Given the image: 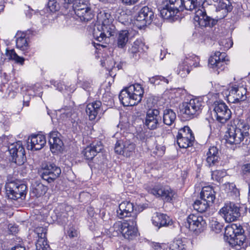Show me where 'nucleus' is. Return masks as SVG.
Wrapping results in <instances>:
<instances>
[{
  "label": "nucleus",
  "mask_w": 250,
  "mask_h": 250,
  "mask_svg": "<svg viewBox=\"0 0 250 250\" xmlns=\"http://www.w3.org/2000/svg\"><path fill=\"white\" fill-rule=\"evenodd\" d=\"M160 111L156 108H149L147 110L144 122L145 126L150 130L157 129L161 123V117L159 116Z\"/></svg>",
  "instance_id": "15"
},
{
  "label": "nucleus",
  "mask_w": 250,
  "mask_h": 250,
  "mask_svg": "<svg viewBox=\"0 0 250 250\" xmlns=\"http://www.w3.org/2000/svg\"><path fill=\"white\" fill-rule=\"evenodd\" d=\"M63 110L64 111V112H63V113H66V115L69 116L70 115V113L72 110V107L71 106H65L64 108H62L61 109L62 112H63Z\"/></svg>",
  "instance_id": "55"
},
{
  "label": "nucleus",
  "mask_w": 250,
  "mask_h": 250,
  "mask_svg": "<svg viewBox=\"0 0 250 250\" xmlns=\"http://www.w3.org/2000/svg\"><path fill=\"white\" fill-rule=\"evenodd\" d=\"M149 81L151 83L155 85H159L161 84L162 82L165 83H168V80L162 76H156L150 79Z\"/></svg>",
  "instance_id": "48"
},
{
  "label": "nucleus",
  "mask_w": 250,
  "mask_h": 250,
  "mask_svg": "<svg viewBox=\"0 0 250 250\" xmlns=\"http://www.w3.org/2000/svg\"><path fill=\"white\" fill-rule=\"evenodd\" d=\"M117 215L121 219L130 217V219L136 220L137 216V213L134 211L133 204L127 201H123L119 205Z\"/></svg>",
  "instance_id": "20"
},
{
  "label": "nucleus",
  "mask_w": 250,
  "mask_h": 250,
  "mask_svg": "<svg viewBox=\"0 0 250 250\" xmlns=\"http://www.w3.org/2000/svg\"><path fill=\"white\" fill-rule=\"evenodd\" d=\"M247 90L243 86L235 85L232 86L229 92L227 98L229 102L236 103L246 100Z\"/></svg>",
  "instance_id": "17"
},
{
  "label": "nucleus",
  "mask_w": 250,
  "mask_h": 250,
  "mask_svg": "<svg viewBox=\"0 0 250 250\" xmlns=\"http://www.w3.org/2000/svg\"><path fill=\"white\" fill-rule=\"evenodd\" d=\"M182 0H169L168 3L167 4L172 8L177 13L180 11H183Z\"/></svg>",
  "instance_id": "43"
},
{
  "label": "nucleus",
  "mask_w": 250,
  "mask_h": 250,
  "mask_svg": "<svg viewBox=\"0 0 250 250\" xmlns=\"http://www.w3.org/2000/svg\"><path fill=\"white\" fill-rule=\"evenodd\" d=\"M215 11L218 13L216 16L217 19L224 18L228 13L230 12L232 9V5L229 0H218L216 4H214ZM204 26L212 27L216 24L218 20H215L207 16L206 11L204 10Z\"/></svg>",
  "instance_id": "8"
},
{
  "label": "nucleus",
  "mask_w": 250,
  "mask_h": 250,
  "mask_svg": "<svg viewBox=\"0 0 250 250\" xmlns=\"http://www.w3.org/2000/svg\"><path fill=\"white\" fill-rule=\"evenodd\" d=\"M218 0H204V4L207 3L208 5H212L216 4L218 2Z\"/></svg>",
  "instance_id": "60"
},
{
  "label": "nucleus",
  "mask_w": 250,
  "mask_h": 250,
  "mask_svg": "<svg viewBox=\"0 0 250 250\" xmlns=\"http://www.w3.org/2000/svg\"><path fill=\"white\" fill-rule=\"evenodd\" d=\"M223 187L226 192L231 196H237L239 194L238 189L233 183H226L223 185Z\"/></svg>",
  "instance_id": "41"
},
{
  "label": "nucleus",
  "mask_w": 250,
  "mask_h": 250,
  "mask_svg": "<svg viewBox=\"0 0 250 250\" xmlns=\"http://www.w3.org/2000/svg\"><path fill=\"white\" fill-rule=\"evenodd\" d=\"M144 93V88L140 84H132L122 89L119 98L124 106H134L142 101Z\"/></svg>",
  "instance_id": "3"
},
{
  "label": "nucleus",
  "mask_w": 250,
  "mask_h": 250,
  "mask_svg": "<svg viewBox=\"0 0 250 250\" xmlns=\"http://www.w3.org/2000/svg\"><path fill=\"white\" fill-rule=\"evenodd\" d=\"M129 33L127 30H123L119 31L115 40L116 46L122 49L126 48V44L129 41Z\"/></svg>",
  "instance_id": "31"
},
{
  "label": "nucleus",
  "mask_w": 250,
  "mask_h": 250,
  "mask_svg": "<svg viewBox=\"0 0 250 250\" xmlns=\"http://www.w3.org/2000/svg\"><path fill=\"white\" fill-rule=\"evenodd\" d=\"M202 204V202L200 200H196L193 205V207L194 209V210H196L199 213H202L203 211V209L201 208L200 207V205Z\"/></svg>",
  "instance_id": "54"
},
{
  "label": "nucleus",
  "mask_w": 250,
  "mask_h": 250,
  "mask_svg": "<svg viewBox=\"0 0 250 250\" xmlns=\"http://www.w3.org/2000/svg\"><path fill=\"white\" fill-rule=\"evenodd\" d=\"M227 61H228V59L225 53L216 51L208 59V66L219 74L220 71L225 69Z\"/></svg>",
  "instance_id": "11"
},
{
  "label": "nucleus",
  "mask_w": 250,
  "mask_h": 250,
  "mask_svg": "<svg viewBox=\"0 0 250 250\" xmlns=\"http://www.w3.org/2000/svg\"><path fill=\"white\" fill-rule=\"evenodd\" d=\"M244 233V230L240 224H233L226 227L225 239L232 247L241 246L246 240Z\"/></svg>",
  "instance_id": "5"
},
{
  "label": "nucleus",
  "mask_w": 250,
  "mask_h": 250,
  "mask_svg": "<svg viewBox=\"0 0 250 250\" xmlns=\"http://www.w3.org/2000/svg\"><path fill=\"white\" fill-rule=\"evenodd\" d=\"M51 83L52 84H53L58 90L61 91L62 90L63 88L62 86V85L57 82L52 80L51 81Z\"/></svg>",
  "instance_id": "59"
},
{
  "label": "nucleus",
  "mask_w": 250,
  "mask_h": 250,
  "mask_svg": "<svg viewBox=\"0 0 250 250\" xmlns=\"http://www.w3.org/2000/svg\"><path fill=\"white\" fill-rule=\"evenodd\" d=\"M220 212L228 223L235 221L240 216L239 207L231 202L226 204L220 209Z\"/></svg>",
  "instance_id": "13"
},
{
  "label": "nucleus",
  "mask_w": 250,
  "mask_h": 250,
  "mask_svg": "<svg viewBox=\"0 0 250 250\" xmlns=\"http://www.w3.org/2000/svg\"><path fill=\"white\" fill-rule=\"evenodd\" d=\"M177 137L194 139L191 130L188 126H185L179 130Z\"/></svg>",
  "instance_id": "42"
},
{
  "label": "nucleus",
  "mask_w": 250,
  "mask_h": 250,
  "mask_svg": "<svg viewBox=\"0 0 250 250\" xmlns=\"http://www.w3.org/2000/svg\"><path fill=\"white\" fill-rule=\"evenodd\" d=\"M200 198L201 199H203V187L202 188L200 191Z\"/></svg>",
  "instance_id": "64"
},
{
  "label": "nucleus",
  "mask_w": 250,
  "mask_h": 250,
  "mask_svg": "<svg viewBox=\"0 0 250 250\" xmlns=\"http://www.w3.org/2000/svg\"><path fill=\"white\" fill-rule=\"evenodd\" d=\"M102 105L100 101H95L87 105L85 111L90 120H95L98 114L102 112Z\"/></svg>",
  "instance_id": "29"
},
{
  "label": "nucleus",
  "mask_w": 250,
  "mask_h": 250,
  "mask_svg": "<svg viewBox=\"0 0 250 250\" xmlns=\"http://www.w3.org/2000/svg\"><path fill=\"white\" fill-rule=\"evenodd\" d=\"M209 227L211 230L218 233L221 231L223 226L217 221V219L211 218L209 219Z\"/></svg>",
  "instance_id": "39"
},
{
  "label": "nucleus",
  "mask_w": 250,
  "mask_h": 250,
  "mask_svg": "<svg viewBox=\"0 0 250 250\" xmlns=\"http://www.w3.org/2000/svg\"><path fill=\"white\" fill-rule=\"evenodd\" d=\"M144 46V44L141 40H136L131 44V47L128 48L127 53L129 57L135 60L138 59L140 57V52L143 50Z\"/></svg>",
  "instance_id": "32"
},
{
  "label": "nucleus",
  "mask_w": 250,
  "mask_h": 250,
  "mask_svg": "<svg viewBox=\"0 0 250 250\" xmlns=\"http://www.w3.org/2000/svg\"><path fill=\"white\" fill-rule=\"evenodd\" d=\"M236 122H238L237 124H232L231 122L228 125L225 139L227 144L234 145L235 148L248 149L250 144L249 126L244 122L237 120Z\"/></svg>",
  "instance_id": "1"
},
{
  "label": "nucleus",
  "mask_w": 250,
  "mask_h": 250,
  "mask_svg": "<svg viewBox=\"0 0 250 250\" xmlns=\"http://www.w3.org/2000/svg\"><path fill=\"white\" fill-rule=\"evenodd\" d=\"M232 42L229 39H223L219 42V44L221 46L220 49L225 51L229 49L232 45Z\"/></svg>",
  "instance_id": "47"
},
{
  "label": "nucleus",
  "mask_w": 250,
  "mask_h": 250,
  "mask_svg": "<svg viewBox=\"0 0 250 250\" xmlns=\"http://www.w3.org/2000/svg\"><path fill=\"white\" fill-rule=\"evenodd\" d=\"M151 193L157 197H161L165 202H170L175 194L174 191L168 186L161 185L155 186L151 189Z\"/></svg>",
  "instance_id": "19"
},
{
  "label": "nucleus",
  "mask_w": 250,
  "mask_h": 250,
  "mask_svg": "<svg viewBox=\"0 0 250 250\" xmlns=\"http://www.w3.org/2000/svg\"><path fill=\"white\" fill-rule=\"evenodd\" d=\"M42 179L48 183L53 182L61 174V169L60 167L53 163L42 165L40 170Z\"/></svg>",
  "instance_id": "10"
},
{
  "label": "nucleus",
  "mask_w": 250,
  "mask_h": 250,
  "mask_svg": "<svg viewBox=\"0 0 250 250\" xmlns=\"http://www.w3.org/2000/svg\"><path fill=\"white\" fill-rule=\"evenodd\" d=\"M28 149L32 150H38L41 149L46 144V139L44 135L42 134H36L31 135L28 139Z\"/></svg>",
  "instance_id": "26"
},
{
  "label": "nucleus",
  "mask_w": 250,
  "mask_h": 250,
  "mask_svg": "<svg viewBox=\"0 0 250 250\" xmlns=\"http://www.w3.org/2000/svg\"><path fill=\"white\" fill-rule=\"evenodd\" d=\"M122 229H123V222H116L109 229V232L112 233L113 236H115L121 233L122 234Z\"/></svg>",
  "instance_id": "45"
},
{
  "label": "nucleus",
  "mask_w": 250,
  "mask_h": 250,
  "mask_svg": "<svg viewBox=\"0 0 250 250\" xmlns=\"http://www.w3.org/2000/svg\"><path fill=\"white\" fill-rule=\"evenodd\" d=\"M161 17L166 20H169L171 21H174L177 20V12L172 8L170 9V7L167 4L161 9L160 11Z\"/></svg>",
  "instance_id": "34"
},
{
  "label": "nucleus",
  "mask_w": 250,
  "mask_h": 250,
  "mask_svg": "<svg viewBox=\"0 0 250 250\" xmlns=\"http://www.w3.org/2000/svg\"><path fill=\"white\" fill-rule=\"evenodd\" d=\"M103 149V146L101 142L97 143L96 144L93 143L84 148L82 151V154L85 159L91 160Z\"/></svg>",
  "instance_id": "27"
},
{
  "label": "nucleus",
  "mask_w": 250,
  "mask_h": 250,
  "mask_svg": "<svg viewBox=\"0 0 250 250\" xmlns=\"http://www.w3.org/2000/svg\"><path fill=\"white\" fill-rule=\"evenodd\" d=\"M25 15L26 17L30 18L32 15L33 10L29 8V7L25 6Z\"/></svg>",
  "instance_id": "57"
},
{
  "label": "nucleus",
  "mask_w": 250,
  "mask_h": 250,
  "mask_svg": "<svg viewBox=\"0 0 250 250\" xmlns=\"http://www.w3.org/2000/svg\"><path fill=\"white\" fill-rule=\"evenodd\" d=\"M9 230L12 233H16L18 231V228L16 226H11L9 228Z\"/></svg>",
  "instance_id": "62"
},
{
  "label": "nucleus",
  "mask_w": 250,
  "mask_h": 250,
  "mask_svg": "<svg viewBox=\"0 0 250 250\" xmlns=\"http://www.w3.org/2000/svg\"><path fill=\"white\" fill-rule=\"evenodd\" d=\"M122 2L127 5H131L136 3L138 0H121Z\"/></svg>",
  "instance_id": "58"
},
{
  "label": "nucleus",
  "mask_w": 250,
  "mask_h": 250,
  "mask_svg": "<svg viewBox=\"0 0 250 250\" xmlns=\"http://www.w3.org/2000/svg\"><path fill=\"white\" fill-rule=\"evenodd\" d=\"M58 135L59 133L57 131H53L48 135V142L50 150L54 153L61 151L63 145L62 141L59 138Z\"/></svg>",
  "instance_id": "25"
},
{
  "label": "nucleus",
  "mask_w": 250,
  "mask_h": 250,
  "mask_svg": "<svg viewBox=\"0 0 250 250\" xmlns=\"http://www.w3.org/2000/svg\"><path fill=\"white\" fill-rule=\"evenodd\" d=\"M74 14H76L82 21L85 22L90 21L94 17V14L90 8L80 10L78 9L76 12L73 13Z\"/></svg>",
  "instance_id": "36"
},
{
  "label": "nucleus",
  "mask_w": 250,
  "mask_h": 250,
  "mask_svg": "<svg viewBox=\"0 0 250 250\" xmlns=\"http://www.w3.org/2000/svg\"><path fill=\"white\" fill-rule=\"evenodd\" d=\"M16 46L18 48L23 52L25 55H26L29 46L25 34L22 33L21 35L19 34H17Z\"/></svg>",
  "instance_id": "35"
},
{
  "label": "nucleus",
  "mask_w": 250,
  "mask_h": 250,
  "mask_svg": "<svg viewBox=\"0 0 250 250\" xmlns=\"http://www.w3.org/2000/svg\"><path fill=\"white\" fill-rule=\"evenodd\" d=\"M35 232L37 234L38 239L36 244L37 250H48L49 246L47 244L46 228L38 227L35 229Z\"/></svg>",
  "instance_id": "24"
},
{
  "label": "nucleus",
  "mask_w": 250,
  "mask_h": 250,
  "mask_svg": "<svg viewBox=\"0 0 250 250\" xmlns=\"http://www.w3.org/2000/svg\"><path fill=\"white\" fill-rule=\"evenodd\" d=\"M7 56L10 59L15 61L17 63H20L21 65L24 63V58L19 56L13 49L7 51Z\"/></svg>",
  "instance_id": "46"
},
{
  "label": "nucleus",
  "mask_w": 250,
  "mask_h": 250,
  "mask_svg": "<svg viewBox=\"0 0 250 250\" xmlns=\"http://www.w3.org/2000/svg\"><path fill=\"white\" fill-rule=\"evenodd\" d=\"M8 150L13 162L20 166L26 161L25 150L21 142L11 144L8 146Z\"/></svg>",
  "instance_id": "12"
},
{
  "label": "nucleus",
  "mask_w": 250,
  "mask_h": 250,
  "mask_svg": "<svg viewBox=\"0 0 250 250\" xmlns=\"http://www.w3.org/2000/svg\"><path fill=\"white\" fill-rule=\"evenodd\" d=\"M227 175V172L224 170H218L214 171L212 173V177L215 180L220 182L222 178Z\"/></svg>",
  "instance_id": "50"
},
{
  "label": "nucleus",
  "mask_w": 250,
  "mask_h": 250,
  "mask_svg": "<svg viewBox=\"0 0 250 250\" xmlns=\"http://www.w3.org/2000/svg\"><path fill=\"white\" fill-rule=\"evenodd\" d=\"M82 86L83 89L87 91H89L91 88L90 83L88 81L83 82Z\"/></svg>",
  "instance_id": "56"
},
{
  "label": "nucleus",
  "mask_w": 250,
  "mask_h": 250,
  "mask_svg": "<svg viewBox=\"0 0 250 250\" xmlns=\"http://www.w3.org/2000/svg\"><path fill=\"white\" fill-rule=\"evenodd\" d=\"M67 235L70 238L76 237L78 236V232L73 226H70L67 230Z\"/></svg>",
  "instance_id": "51"
},
{
  "label": "nucleus",
  "mask_w": 250,
  "mask_h": 250,
  "mask_svg": "<svg viewBox=\"0 0 250 250\" xmlns=\"http://www.w3.org/2000/svg\"><path fill=\"white\" fill-rule=\"evenodd\" d=\"M138 234L137 221L134 219H129L123 222L122 235L128 240L135 239Z\"/></svg>",
  "instance_id": "18"
},
{
  "label": "nucleus",
  "mask_w": 250,
  "mask_h": 250,
  "mask_svg": "<svg viewBox=\"0 0 250 250\" xmlns=\"http://www.w3.org/2000/svg\"><path fill=\"white\" fill-rule=\"evenodd\" d=\"M47 7L52 12L58 11L60 9V4L57 0H48Z\"/></svg>",
  "instance_id": "49"
},
{
  "label": "nucleus",
  "mask_w": 250,
  "mask_h": 250,
  "mask_svg": "<svg viewBox=\"0 0 250 250\" xmlns=\"http://www.w3.org/2000/svg\"><path fill=\"white\" fill-rule=\"evenodd\" d=\"M203 98L191 99L189 102L183 103L180 107V114L183 120H189L201 112Z\"/></svg>",
  "instance_id": "7"
},
{
  "label": "nucleus",
  "mask_w": 250,
  "mask_h": 250,
  "mask_svg": "<svg viewBox=\"0 0 250 250\" xmlns=\"http://www.w3.org/2000/svg\"><path fill=\"white\" fill-rule=\"evenodd\" d=\"M68 214L67 212H62L57 215V217L62 224L66 223L67 221Z\"/></svg>",
  "instance_id": "52"
},
{
  "label": "nucleus",
  "mask_w": 250,
  "mask_h": 250,
  "mask_svg": "<svg viewBox=\"0 0 250 250\" xmlns=\"http://www.w3.org/2000/svg\"><path fill=\"white\" fill-rule=\"evenodd\" d=\"M4 7V2L3 0H0V10L3 9Z\"/></svg>",
  "instance_id": "63"
},
{
  "label": "nucleus",
  "mask_w": 250,
  "mask_h": 250,
  "mask_svg": "<svg viewBox=\"0 0 250 250\" xmlns=\"http://www.w3.org/2000/svg\"><path fill=\"white\" fill-rule=\"evenodd\" d=\"M47 187L39 182H35L32 185L31 194L37 197H40L45 194L47 191Z\"/></svg>",
  "instance_id": "38"
},
{
  "label": "nucleus",
  "mask_w": 250,
  "mask_h": 250,
  "mask_svg": "<svg viewBox=\"0 0 250 250\" xmlns=\"http://www.w3.org/2000/svg\"><path fill=\"white\" fill-rule=\"evenodd\" d=\"M135 144L128 140L118 141L115 146V152L126 157L132 155L135 149Z\"/></svg>",
  "instance_id": "14"
},
{
  "label": "nucleus",
  "mask_w": 250,
  "mask_h": 250,
  "mask_svg": "<svg viewBox=\"0 0 250 250\" xmlns=\"http://www.w3.org/2000/svg\"><path fill=\"white\" fill-rule=\"evenodd\" d=\"M63 1L62 8L64 9L65 14L73 15L77 9H85L90 8L85 3V0H62Z\"/></svg>",
  "instance_id": "16"
},
{
  "label": "nucleus",
  "mask_w": 250,
  "mask_h": 250,
  "mask_svg": "<svg viewBox=\"0 0 250 250\" xmlns=\"http://www.w3.org/2000/svg\"><path fill=\"white\" fill-rule=\"evenodd\" d=\"M216 120L222 124L226 123L231 116V112L227 105L222 101H216L212 105Z\"/></svg>",
  "instance_id": "9"
},
{
  "label": "nucleus",
  "mask_w": 250,
  "mask_h": 250,
  "mask_svg": "<svg viewBox=\"0 0 250 250\" xmlns=\"http://www.w3.org/2000/svg\"><path fill=\"white\" fill-rule=\"evenodd\" d=\"M153 224L160 228L162 227H168L173 224V221L167 214L156 213L152 217Z\"/></svg>",
  "instance_id": "28"
},
{
  "label": "nucleus",
  "mask_w": 250,
  "mask_h": 250,
  "mask_svg": "<svg viewBox=\"0 0 250 250\" xmlns=\"http://www.w3.org/2000/svg\"><path fill=\"white\" fill-rule=\"evenodd\" d=\"M182 5L183 10L191 11L193 9L199 6L201 8H199L195 11L194 17V24L195 26V31L193 33V35L195 37H202L203 31V2L202 0H182Z\"/></svg>",
  "instance_id": "4"
},
{
  "label": "nucleus",
  "mask_w": 250,
  "mask_h": 250,
  "mask_svg": "<svg viewBox=\"0 0 250 250\" xmlns=\"http://www.w3.org/2000/svg\"><path fill=\"white\" fill-rule=\"evenodd\" d=\"M154 12L147 6L143 7L136 16V21L140 22V27L150 24L154 19Z\"/></svg>",
  "instance_id": "23"
},
{
  "label": "nucleus",
  "mask_w": 250,
  "mask_h": 250,
  "mask_svg": "<svg viewBox=\"0 0 250 250\" xmlns=\"http://www.w3.org/2000/svg\"><path fill=\"white\" fill-rule=\"evenodd\" d=\"M199 63V59L198 56L193 55L189 57V58H187L182 63L179 64L177 70V74L181 77L184 78L186 77L190 72L189 65L197 67Z\"/></svg>",
  "instance_id": "22"
},
{
  "label": "nucleus",
  "mask_w": 250,
  "mask_h": 250,
  "mask_svg": "<svg viewBox=\"0 0 250 250\" xmlns=\"http://www.w3.org/2000/svg\"><path fill=\"white\" fill-rule=\"evenodd\" d=\"M97 18L99 24L93 29V35L94 39L99 42H102L114 36L116 27L113 24L114 19L110 14L101 11L98 14Z\"/></svg>",
  "instance_id": "2"
},
{
  "label": "nucleus",
  "mask_w": 250,
  "mask_h": 250,
  "mask_svg": "<svg viewBox=\"0 0 250 250\" xmlns=\"http://www.w3.org/2000/svg\"><path fill=\"white\" fill-rule=\"evenodd\" d=\"M203 217L202 215L191 214L187 219L186 227L191 231H193L195 234H198L203 231L202 222Z\"/></svg>",
  "instance_id": "21"
},
{
  "label": "nucleus",
  "mask_w": 250,
  "mask_h": 250,
  "mask_svg": "<svg viewBox=\"0 0 250 250\" xmlns=\"http://www.w3.org/2000/svg\"><path fill=\"white\" fill-rule=\"evenodd\" d=\"M6 196L9 199H24L27 193V186L19 180H8L5 184Z\"/></svg>",
  "instance_id": "6"
},
{
  "label": "nucleus",
  "mask_w": 250,
  "mask_h": 250,
  "mask_svg": "<svg viewBox=\"0 0 250 250\" xmlns=\"http://www.w3.org/2000/svg\"><path fill=\"white\" fill-rule=\"evenodd\" d=\"M218 149L216 147L212 146L208 149V151L207 153L206 161L209 167L214 165L218 161Z\"/></svg>",
  "instance_id": "37"
},
{
  "label": "nucleus",
  "mask_w": 250,
  "mask_h": 250,
  "mask_svg": "<svg viewBox=\"0 0 250 250\" xmlns=\"http://www.w3.org/2000/svg\"><path fill=\"white\" fill-rule=\"evenodd\" d=\"M25 250V247L21 246H16L12 247L10 250Z\"/></svg>",
  "instance_id": "61"
},
{
  "label": "nucleus",
  "mask_w": 250,
  "mask_h": 250,
  "mask_svg": "<svg viewBox=\"0 0 250 250\" xmlns=\"http://www.w3.org/2000/svg\"><path fill=\"white\" fill-rule=\"evenodd\" d=\"M171 250H187L186 242L180 239L174 240L170 244Z\"/></svg>",
  "instance_id": "40"
},
{
  "label": "nucleus",
  "mask_w": 250,
  "mask_h": 250,
  "mask_svg": "<svg viewBox=\"0 0 250 250\" xmlns=\"http://www.w3.org/2000/svg\"><path fill=\"white\" fill-rule=\"evenodd\" d=\"M242 174L247 176L250 174V164H246L242 167Z\"/></svg>",
  "instance_id": "53"
},
{
  "label": "nucleus",
  "mask_w": 250,
  "mask_h": 250,
  "mask_svg": "<svg viewBox=\"0 0 250 250\" xmlns=\"http://www.w3.org/2000/svg\"><path fill=\"white\" fill-rule=\"evenodd\" d=\"M215 192L212 187L204 186V201L206 202V204L204 203V206H206L204 213L212 206L215 199Z\"/></svg>",
  "instance_id": "30"
},
{
  "label": "nucleus",
  "mask_w": 250,
  "mask_h": 250,
  "mask_svg": "<svg viewBox=\"0 0 250 250\" xmlns=\"http://www.w3.org/2000/svg\"><path fill=\"white\" fill-rule=\"evenodd\" d=\"M176 114L173 110L167 108L163 110V122L164 124L171 126L175 123L176 120Z\"/></svg>",
  "instance_id": "33"
},
{
  "label": "nucleus",
  "mask_w": 250,
  "mask_h": 250,
  "mask_svg": "<svg viewBox=\"0 0 250 250\" xmlns=\"http://www.w3.org/2000/svg\"><path fill=\"white\" fill-rule=\"evenodd\" d=\"M194 139L177 137V143L181 148H186L192 145Z\"/></svg>",
  "instance_id": "44"
}]
</instances>
